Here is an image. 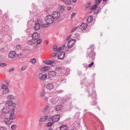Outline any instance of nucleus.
Wrapping results in <instances>:
<instances>
[{
  "label": "nucleus",
  "instance_id": "nucleus-62",
  "mask_svg": "<svg viewBox=\"0 0 130 130\" xmlns=\"http://www.w3.org/2000/svg\"><path fill=\"white\" fill-rule=\"evenodd\" d=\"M44 27H47L48 26H47V24H45V25L44 26Z\"/></svg>",
  "mask_w": 130,
  "mask_h": 130
},
{
  "label": "nucleus",
  "instance_id": "nucleus-28",
  "mask_svg": "<svg viewBox=\"0 0 130 130\" xmlns=\"http://www.w3.org/2000/svg\"><path fill=\"white\" fill-rule=\"evenodd\" d=\"M65 7L64 5H61L58 8L61 11H62L64 10Z\"/></svg>",
  "mask_w": 130,
  "mask_h": 130
},
{
  "label": "nucleus",
  "instance_id": "nucleus-1",
  "mask_svg": "<svg viewBox=\"0 0 130 130\" xmlns=\"http://www.w3.org/2000/svg\"><path fill=\"white\" fill-rule=\"evenodd\" d=\"M88 97L91 98L92 100L90 102V104L92 105H94L97 104V102H96V93L95 91L93 92L92 90H89L88 91Z\"/></svg>",
  "mask_w": 130,
  "mask_h": 130
},
{
  "label": "nucleus",
  "instance_id": "nucleus-50",
  "mask_svg": "<svg viewBox=\"0 0 130 130\" xmlns=\"http://www.w3.org/2000/svg\"><path fill=\"white\" fill-rule=\"evenodd\" d=\"M61 100L63 102H65L66 101V99L64 98H62Z\"/></svg>",
  "mask_w": 130,
  "mask_h": 130
},
{
  "label": "nucleus",
  "instance_id": "nucleus-5",
  "mask_svg": "<svg viewBox=\"0 0 130 130\" xmlns=\"http://www.w3.org/2000/svg\"><path fill=\"white\" fill-rule=\"evenodd\" d=\"M45 20L48 24L52 23L54 21L53 17L51 15H48L45 18Z\"/></svg>",
  "mask_w": 130,
  "mask_h": 130
},
{
  "label": "nucleus",
  "instance_id": "nucleus-13",
  "mask_svg": "<svg viewBox=\"0 0 130 130\" xmlns=\"http://www.w3.org/2000/svg\"><path fill=\"white\" fill-rule=\"evenodd\" d=\"M60 116L59 115H57L53 116L52 119V121L55 122L58 121L60 119Z\"/></svg>",
  "mask_w": 130,
  "mask_h": 130
},
{
  "label": "nucleus",
  "instance_id": "nucleus-11",
  "mask_svg": "<svg viewBox=\"0 0 130 130\" xmlns=\"http://www.w3.org/2000/svg\"><path fill=\"white\" fill-rule=\"evenodd\" d=\"M75 40L72 39L69 41L67 44V46L69 47H71L75 43Z\"/></svg>",
  "mask_w": 130,
  "mask_h": 130
},
{
  "label": "nucleus",
  "instance_id": "nucleus-58",
  "mask_svg": "<svg viewBox=\"0 0 130 130\" xmlns=\"http://www.w3.org/2000/svg\"><path fill=\"white\" fill-rule=\"evenodd\" d=\"M14 68H12L11 69H10L9 70V71H13L14 70Z\"/></svg>",
  "mask_w": 130,
  "mask_h": 130
},
{
  "label": "nucleus",
  "instance_id": "nucleus-14",
  "mask_svg": "<svg viewBox=\"0 0 130 130\" xmlns=\"http://www.w3.org/2000/svg\"><path fill=\"white\" fill-rule=\"evenodd\" d=\"M88 26L87 24L86 23H82L79 26V29L81 30H83L85 29Z\"/></svg>",
  "mask_w": 130,
  "mask_h": 130
},
{
  "label": "nucleus",
  "instance_id": "nucleus-35",
  "mask_svg": "<svg viewBox=\"0 0 130 130\" xmlns=\"http://www.w3.org/2000/svg\"><path fill=\"white\" fill-rule=\"evenodd\" d=\"M74 37L75 38H77L78 40H79L80 39L79 35L77 33L75 34L74 35Z\"/></svg>",
  "mask_w": 130,
  "mask_h": 130
},
{
  "label": "nucleus",
  "instance_id": "nucleus-32",
  "mask_svg": "<svg viewBox=\"0 0 130 130\" xmlns=\"http://www.w3.org/2000/svg\"><path fill=\"white\" fill-rule=\"evenodd\" d=\"M58 46L57 45H55L53 47V49L54 51H55V53H57V50Z\"/></svg>",
  "mask_w": 130,
  "mask_h": 130
},
{
  "label": "nucleus",
  "instance_id": "nucleus-61",
  "mask_svg": "<svg viewBox=\"0 0 130 130\" xmlns=\"http://www.w3.org/2000/svg\"><path fill=\"white\" fill-rule=\"evenodd\" d=\"M71 0L72 1V2L73 3L75 2L76 1V0Z\"/></svg>",
  "mask_w": 130,
  "mask_h": 130
},
{
  "label": "nucleus",
  "instance_id": "nucleus-31",
  "mask_svg": "<svg viewBox=\"0 0 130 130\" xmlns=\"http://www.w3.org/2000/svg\"><path fill=\"white\" fill-rule=\"evenodd\" d=\"M62 108V106L61 105H59L56 106V110L58 111L61 110Z\"/></svg>",
  "mask_w": 130,
  "mask_h": 130
},
{
  "label": "nucleus",
  "instance_id": "nucleus-54",
  "mask_svg": "<svg viewBox=\"0 0 130 130\" xmlns=\"http://www.w3.org/2000/svg\"><path fill=\"white\" fill-rule=\"evenodd\" d=\"M95 9H96V11H97V12H95L96 13H98V12L99 11V8H96Z\"/></svg>",
  "mask_w": 130,
  "mask_h": 130
},
{
  "label": "nucleus",
  "instance_id": "nucleus-38",
  "mask_svg": "<svg viewBox=\"0 0 130 130\" xmlns=\"http://www.w3.org/2000/svg\"><path fill=\"white\" fill-rule=\"evenodd\" d=\"M48 108V105L46 106L45 108L42 110V112H44L46 111L47 110Z\"/></svg>",
  "mask_w": 130,
  "mask_h": 130
},
{
  "label": "nucleus",
  "instance_id": "nucleus-47",
  "mask_svg": "<svg viewBox=\"0 0 130 130\" xmlns=\"http://www.w3.org/2000/svg\"><path fill=\"white\" fill-rule=\"evenodd\" d=\"M94 64V62H92L91 63L88 65V67H91Z\"/></svg>",
  "mask_w": 130,
  "mask_h": 130
},
{
  "label": "nucleus",
  "instance_id": "nucleus-34",
  "mask_svg": "<svg viewBox=\"0 0 130 130\" xmlns=\"http://www.w3.org/2000/svg\"><path fill=\"white\" fill-rule=\"evenodd\" d=\"M49 69V68L48 67H44L41 69V70L42 71H44L47 70Z\"/></svg>",
  "mask_w": 130,
  "mask_h": 130
},
{
  "label": "nucleus",
  "instance_id": "nucleus-12",
  "mask_svg": "<svg viewBox=\"0 0 130 130\" xmlns=\"http://www.w3.org/2000/svg\"><path fill=\"white\" fill-rule=\"evenodd\" d=\"M59 99L58 97L53 98L50 100V102L52 104H56L58 102Z\"/></svg>",
  "mask_w": 130,
  "mask_h": 130
},
{
  "label": "nucleus",
  "instance_id": "nucleus-60",
  "mask_svg": "<svg viewBox=\"0 0 130 130\" xmlns=\"http://www.w3.org/2000/svg\"><path fill=\"white\" fill-rule=\"evenodd\" d=\"M63 90H59L58 91V92L59 93H61V92H63Z\"/></svg>",
  "mask_w": 130,
  "mask_h": 130
},
{
  "label": "nucleus",
  "instance_id": "nucleus-59",
  "mask_svg": "<svg viewBox=\"0 0 130 130\" xmlns=\"http://www.w3.org/2000/svg\"><path fill=\"white\" fill-rule=\"evenodd\" d=\"M67 73H66V74H68L70 73V72L69 71V70H67Z\"/></svg>",
  "mask_w": 130,
  "mask_h": 130
},
{
  "label": "nucleus",
  "instance_id": "nucleus-29",
  "mask_svg": "<svg viewBox=\"0 0 130 130\" xmlns=\"http://www.w3.org/2000/svg\"><path fill=\"white\" fill-rule=\"evenodd\" d=\"M53 61L49 60H47L44 62V63L45 64L49 65L53 64Z\"/></svg>",
  "mask_w": 130,
  "mask_h": 130
},
{
  "label": "nucleus",
  "instance_id": "nucleus-19",
  "mask_svg": "<svg viewBox=\"0 0 130 130\" xmlns=\"http://www.w3.org/2000/svg\"><path fill=\"white\" fill-rule=\"evenodd\" d=\"M4 121L5 123L7 125H10L12 122V121L10 120L9 118L8 119V118H6L4 119Z\"/></svg>",
  "mask_w": 130,
  "mask_h": 130
},
{
  "label": "nucleus",
  "instance_id": "nucleus-4",
  "mask_svg": "<svg viewBox=\"0 0 130 130\" xmlns=\"http://www.w3.org/2000/svg\"><path fill=\"white\" fill-rule=\"evenodd\" d=\"M48 93L46 92L45 90L43 89L40 93V96L43 98L45 101H47L48 100V97L47 95Z\"/></svg>",
  "mask_w": 130,
  "mask_h": 130
},
{
  "label": "nucleus",
  "instance_id": "nucleus-18",
  "mask_svg": "<svg viewBox=\"0 0 130 130\" xmlns=\"http://www.w3.org/2000/svg\"><path fill=\"white\" fill-rule=\"evenodd\" d=\"M41 74H40L39 76V78L41 80H43L46 79L47 76V75L46 74H45L43 75H41Z\"/></svg>",
  "mask_w": 130,
  "mask_h": 130
},
{
  "label": "nucleus",
  "instance_id": "nucleus-20",
  "mask_svg": "<svg viewBox=\"0 0 130 130\" xmlns=\"http://www.w3.org/2000/svg\"><path fill=\"white\" fill-rule=\"evenodd\" d=\"M12 105L13 106H15V104H14L13 101H8L5 104L6 106H11Z\"/></svg>",
  "mask_w": 130,
  "mask_h": 130
},
{
  "label": "nucleus",
  "instance_id": "nucleus-24",
  "mask_svg": "<svg viewBox=\"0 0 130 130\" xmlns=\"http://www.w3.org/2000/svg\"><path fill=\"white\" fill-rule=\"evenodd\" d=\"M93 20V18L92 16H89L87 20H86V22L87 23H89L91 22Z\"/></svg>",
  "mask_w": 130,
  "mask_h": 130
},
{
  "label": "nucleus",
  "instance_id": "nucleus-10",
  "mask_svg": "<svg viewBox=\"0 0 130 130\" xmlns=\"http://www.w3.org/2000/svg\"><path fill=\"white\" fill-rule=\"evenodd\" d=\"M2 111L4 113H9L11 112V110L8 107H6L3 109Z\"/></svg>",
  "mask_w": 130,
  "mask_h": 130
},
{
  "label": "nucleus",
  "instance_id": "nucleus-7",
  "mask_svg": "<svg viewBox=\"0 0 130 130\" xmlns=\"http://www.w3.org/2000/svg\"><path fill=\"white\" fill-rule=\"evenodd\" d=\"M52 17L54 19H57L59 18L60 16V13L57 11H54L52 14Z\"/></svg>",
  "mask_w": 130,
  "mask_h": 130
},
{
  "label": "nucleus",
  "instance_id": "nucleus-57",
  "mask_svg": "<svg viewBox=\"0 0 130 130\" xmlns=\"http://www.w3.org/2000/svg\"><path fill=\"white\" fill-rule=\"evenodd\" d=\"M100 126H101L102 129H103V125L102 123L100 124Z\"/></svg>",
  "mask_w": 130,
  "mask_h": 130
},
{
  "label": "nucleus",
  "instance_id": "nucleus-44",
  "mask_svg": "<svg viewBox=\"0 0 130 130\" xmlns=\"http://www.w3.org/2000/svg\"><path fill=\"white\" fill-rule=\"evenodd\" d=\"M21 46L20 45H18L16 46L17 48L18 49H21Z\"/></svg>",
  "mask_w": 130,
  "mask_h": 130
},
{
  "label": "nucleus",
  "instance_id": "nucleus-3",
  "mask_svg": "<svg viewBox=\"0 0 130 130\" xmlns=\"http://www.w3.org/2000/svg\"><path fill=\"white\" fill-rule=\"evenodd\" d=\"M40 36V34L37 32L34 33L32 35L33 39L36 42H37V43L39 44H40L41 42V40L39 38Z\"/></svg>",
  "mask_w": 130,
  "mask_h": 130
},
{
  "label": "nucleus",
  "instance_id": "nucleus-40",
  "mask_svg": "<svg viewBox=\"0 0 130 130\" xmlns=\"http://www.w3.org/2000/svg\"><path fill=\"white\" fill-rule=\"evenodd\" d=\"M30 62L32 63H35L36 62V60L35 58H32L30 60Z\"/></svg>",
  "mask_w": 130,
  "mask_h": 130
},
{
  "label": "nucleus",
  "instance_id": "nucleus-63",
  "mask_svg": "<svg viewBox=\"0 0 130 130\" xmlns=\"http://www.w3.org/2000/svg\"><path fill=\"white\" fill-rule=\"evenodd\" d=\"M6 82V83L7 84H9V82Z\"/></svg>",
  "mask_w": 130,
  "mask_h": 130
},
{
  "label": "nucleus",
  "instance_id": "nucleus-53",
  "mask_svg": "<svg viewBox=\"0 0 130 130\" xmlns=\"http://www.w3.org/2000/svg\"><path fill=\"white\" fill-rule=\"evenodd\" d=\"M75 13H73L71 15V17L73 18L75 15Z\"/></svg>",
  "mask_w": 130,
  "mask_h": 130
},
{
  "label": "nucleus",
  "instance_id": "nucleus-48",
  "mask_svg": "<svg viewBox=\"0 0 130 130\" xmlns=\"http://www.w3.org/2000/svg\"><path fill=\"white\" fill-rule=\"evenodd\" d=\"M97 4H98L100 3L102 0H95Z\"/></svg>",
  "mask_w": 130,
  "mask_h": 130
},
{
  "label": "nucleus",
  "instance_id": "nucleus-46",
  "mask_svg": "<svg viewBox=\"0 0 130 130\" xmlns=\"http://www.w3.org/2000/svg\"><path fill=\"white\" fill-rule=\"evenodd\" d=\"M53 124L52 123H51V122L48 123L47 124V125L48 126H51L52 125V124Z\"/></svg>",
  "mask_w": 130,
  "mask_h": 130
},
{
  "label": "nucleus",
  "instance_id": "nucleus-21",
  "mask_svg": "<svg viewBox=\"0 0 130 130\" xmlns=\"http://www.w3.org/2000/svg\"><path fill=\"white\" fill-rule=\"evenodd\" d=\"M28 43L29 44L32 45L34 44H36L37 43V42H36V41L32 39L29 40Z\"/></svg>",
  "mask_w": 130,
  "mask_h": 130
},
{
  "label": "nucleus",
  "instance_id": "nucleus-36",
  "mask_svg": "<svg viewBox=\"0 0 130 130\" xmlns=\"http://www.w3.org/2000/svg\"><path fill=\"white\" fill-rule=\"evenodd\" d=\"M86 8L87 9H90L91 7H90V3H87L86 5Z\"/></svg>",
  "mask_w": 130,
  "mask_h": 130
},
{
  "label": "nucleus",
  "instance_id": "nucleus-43",
  "mask_svg": "<svg viewBox=\"0 0 130 130\" xmlns=\"http://www.w3.org/2000/svg\"><path fill=\"white\" fill-rule=\"evenodd\" d=\"M5 50L4 48H2L0 49V53H2L5 52Z\"/></svg>",
  "mask_w": 130,
  "mask_h": 130
},
{
  "label": "nucleus",
  "instance_id": "nucleus-25",
  "mask_svg": "<svg viewBox=\"0 0 130 130\" xmlns=\"http://www.w3.org/2000/svg\"><path fill=\"white\" fill-rule=\"evenodd\" d=\"M68 128V127L66 125H62L60 126V130H67Z\"/></svg>",
  "mask_w": 130,
  "mask_h": 130
},
{
  "label": "nucleus",
  "instance_id": "nucleus-17",
  "mask_svg": "<svg viewBox=\"0 0 130 130\" xmlns=\"http://www.w3.org/2000/svg\"><path fill=\"white\" fill-rule=\"evenodd\" d=\"M40 27V24L39 22H37L35 25L34 28L35 30H38Z\"/></svg>",
  "mask_w": 130,
  "mask_h": 130
},
{
  "label": "nucleus",
  "instance_id": "nucleus-56",
  "mask_svg": "<svg viewBox=\"0 0 130 130\" xmlns=\"http://www.w3.org/2000/svg\"><path fill=\"white\" fill-rule=\"evenodd\" d=\"M72 7L71 6H70L68 7V10H70L71 9Z\"/></svg>",
  "mask_w": 130,
  "mask_h": 130
},
{
  "label": "nucleus",
  "instance_id": "nucleus-51",
  "mask_svg": "<svg viewBox=\"0 0 130 130\" xmlns=\"http://www.w3.org/2000/svg\"><path fill=\"white\" fill-rule=\"evenodd\" d=\"M56 53H52V56L53 57H54L55 56H56Z\"/></svg>",
  "mask_w": 130,
  "mask_h": 130
},
{
  "label": "nucleus",
  "instance_id": "nucleus-55",
  "mask_svg": "<svg viewBox=\"0 0 130 130\" xmlns=\"http://www.w3.org/2000/svg\"><path fill=\"white\" fill-rule=\"evenodd\" d=\"M71 35H70L67 38V40H69V39L71 37Z\"/></svg>",
  "mask_w": 130,
  "mask_h": 130
},
{
  "label": "nucleus",
  "instance_id": "nucleus-2",
  "mask_svg": "<svg viewBox=\"0 0 130 130\" xmlns=\"http://www.w3.org/2000/svg\"><path fill=\"white\" fill-rule=\"evenodd\" d=\"M94 48V45H91L87 49L86 57L89 59H94L95 56V53L94 51L93 50Z\"/></svg>",
  "mask_w": 130,
  "mask_h": 130
},
{
  "label": "nucleus",
  "instance_id": "nucleus-52",
  "mask_svg": "<svg viewBox=\"0 0 130 130\" xmlns=\"http://www.w3.org/2000/svg\"><path fill=\"white\" fill-rule=\"evenodd\" d=\"M26 69V67L25 66L22 67L21 68V70H24Z\"/></svg>",
  "mask_w": 130,
  "mask_h": 130
},
{
  "label": "nucleus",
  "instance_id": "nucleus-33",
  "mask_svg": "<svg viewBox=\"0 0 130 130\" xmlns=\"http://www.w3.org/2000/svg\"><path fill=\"white\" fill-rule=\"evenodd\" d=\"M16 127L17 125L15 124H13L11 126V128L13 130H15Z\"/></svg>",
  "mask_w": 130,
  "mask_h": 130
},
{
  "label": "nucleus",
  "instance_id": "nucleus-30",
  "mask_svg": "<svg viewBox=\"0 0 130 130\" xmlns=\"http://www.w3.org/2000/svg\"><path fill=\"white\" fill-rule=\"evenodd\" d=\"M14 98V97L12 95H9L7 96V99L9 100H12Z\"/></svg>",
  "mask_w": 130,
  "mask_h": 130
},
{
  "label": "nucleus",
  "instance_id": "nucleus-16",
  "mask_svg": "<svg viewBox=\"0 0 130 130\" xmlns=\"http://www.w3.org/2000/svg\"><path fill=\"white\" fill-rule=\"evenodd\" d=\"M56 72L55 71H48V76L50 77H54L56 75Z\"/></svg>",
  "mask_w": 130,
  "mask_h": 130
},
{
  "label": "nucleus",
  "instance_id": "nucleus-15",
  "mask_svg": "<svg viewBox=\"0 0 130 130\" xmlns=\"http://www.w3.org/2000/svg\"><path fill=\"white\" fill-rule=\"evenodd\" d=\"M65 54L64 52L60 53L58 55V58L59 59H62L64 58Z\"/></svg>",
  "mask_w": 130,
  "mask_h": 130
},
{
  "label": "nucleus",
  "instance_id": "nucleus-37",
  "mask_svg": "<svg viewBox=\"0 0 130 130\" xmlns=\"http://www.w3.org/2000/svg\"><path fill=\"white\" fill-rule=\"evenodd\" d=\"M97 7V5L96 4H95L94 5L92 6L90 8V9L91 10H93L95 8L96 9Z\"/></svg>",
  "mask_w": 130,
  "mask_h": 130
},
{
  "label": "nucleus",
  "instance_id": "nucleus-41",
  "mask_svg": "<svg viewBox=\"0 0 130 130\" xmlns=\"http://www.w3.org/2000/svg\"><path fill=\"white\" fill-rule=\"evenodd\" d=\"M7 128L5 127L1 126L0 127V130H6Z\"/></svg>",
  "mask_w": 130,
  "mask_h": 130
},
{
  "label": "nucleus",
  "instance_id": "nucleus-26",
  "mask_svg": "<svg viewBox=\"0 0 130 130\" xmlns=\"http://www.w3.org/2000/svg\"><path fill=\"white\" fill-rule=\"evenodd\" d=\"M22 54L20 53V54H16L15 57V60H17L19 59L22 56Z\"/></svg>",
  "mask_w": 130,
  "mask_h": 130
},
{
  "label": "nucleus",
  "instance_id": "nucleus-45",
  "mask_svg": "<svg viewBox=\"0 0 130 130\" xmlns=\"http://www.w3.org/2000/svg\"><path fill=\"white\" fill-rule=\"evenodd\" d=\"M7 65L6 63H0V66L2 67H4L6 66Z\"/></svg>",
  "mask_w": 130,
  "mask_h": 130
},
{
  "label": "nucleus",
  "instance_id": "nucleus-49",
  "mask_svg": "<svg viewBox=\"0 0 130 130\" xmlns=\"http://www.w3.org/2000/svg\"><path fill=\"white\" fill-rule=\"evenodd\" d=\"M83 64L84 65V67H85L86 69H87L88 67L87 64L86 63H83Z\"/></svg>",
  "mask_w": 130,
  "mask_h": 130
},
{
  "label": "nucleus",
  "instance_id": "nucleus-6",
  "mask_svg": "<svg viewBox=\"0 0 130 130\" xmlns=\"http://www.w3.org/2000/svg\"><path fill=\"white\" fill-rule=\"evenodd\" d=\"M1 87L2 91L3 94H7L9 92V90L6 85L3 84L2 85Z\"/></svg>",
  "mask_w": 130,
  "mask_h": 130
},
{
  "label": "nucleus",
  "instance_id": "nucleus-8",
  "mask_svg": "<svg viewBox=\"0 0 130 130\" xmlns=\"http://www.w3.org/2000/svg\"><path fill=\"white\" fill-rule=\"evenodd\" d=\"M15 109L14 108L11 109V112L9 113L10 114L9 116V118L10 120H14L16 116L14 114Z\"/></svg>",
  "mask_w": 130,
  "mask_h": 130
},
{
  "label": "nucleus",
  "instance_id": "nucleus-42",
  "mask_svg": "<svg viewBox=\"0 0 130 130\" xmlns=\"http://www.w3.org/2000/svg\"><path fill=\"white\" fill-rule=\"evenodd\" d=\"M77 28V27H75L73 28L71 30L72 32H74L76 30Z\"/></svg>",
  "mask_w": 130,
  "mask_h": 130
},
{
  "label": "nucleus",
  "instance_id": "nucleus-9",
  "mask_svg": "<svg viewBox=\"0 0 130 130\" xmlns=\"http://www.w3.org/2000/svg\"><path fill=\"white\" fill-rule=\"evenodd\" d=\"M8 57L9 58H14L15 60L16 54L14 51H10L8 54Z\"/></svg>",
  "mask_w": 130,
  "mask_h": 130
},
{
  "label": "nucleus",
  "instance_id": "nucleus-39",
  "mask_svg": "<svg viewBox=\"0 0 130 130\" xmlns=\"http://www.w3.org/2000/svg\"><path fill=\"white\" fill-rule=\"evenodd\" d=\"M64 2L67 4H69L71 2V0H63Z\"/></svg>",
  "mask_w": 130,
  "mask_h": 130
},
{
  "label": "nucleus",
  "instance_id": "nucleus-64",
  "mask_svg": "<svg viewBox=\"0 0 130 130\" xmlns=\"http://www.w3.org/2000/svg\"><path fill=\"white\" fill-rule=\"evenodd\" d=\"M52 128H49L48 129V130H52Z\"/></svg>",
  "mask_w": 130,
  "mask_h": 130
},
{
  "label": "nucleus",
  "instance_id": "nucleus-27",
  "mask_svg": "<svg viewBox=\"0 0 130 130\" xmlns=\"http://www.w3.org/2000/svg\"><path fill=\"white\" fill-rule=\"evenodd\" d=\"M65 45H63L61 47H59L58 49H57V51L56 53H58L60 52V51L62 50L63 49L64 47H65Z\"/></svg>",
  "mask_w": 130,
  "mask_h": 130
},
{
  "label": "nucleus",
  "instance_id": "nucleus-23",
  "mask_svg": "<svg viewBox=\"0 0 130 130\" xmlns=\"http://www.w3.org/2000/svg\"><path fill=\"white\" fill-rule=\"evenodd\" d=\"M48 116H43L41 117L39 119L40 122H43L45 121L47 118Z\"/></svg>",
  "mask_w": 130,
  "mask_h": 130
},
{
  "label": "nucleus",
  "instance_id": "nucleus-22",
  "mask_svg": "<svg viewBox=\"0 0 130 130\" xmlns=\"http://www.w3.org/2000/svg\"><path fill=\"white\" fill-rule=\"evenodd\" d=\"M46 88L49 90L52 89L53 88V84L51 83L48 84L47 85Z\"/></svg>",
  "mask_w": 130,
  "mask_h": 130
}]
</instances>
